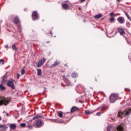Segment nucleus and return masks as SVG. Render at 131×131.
I'll use <instances>...</instances> for the list:
<instances>
[{"instance_id":"1a4fd4ad","label":"nucleus","mask_w":131,"mask_h":131,"mask_svg":"<svg viewBox=\"0 0 131 131\" xmlns=\"http://www.w3.org/2000/svg\"><path fill=\"white\" fill-rule=\"evenodd\" d=\"M118 31L120 33V35H122V36H123L124 34H125V32L123 29L119 28L118 29Z\"/></svg>"},{"instance_id":"ddd939ff","label":"nucleus","mask_w":131,"mask_h":131,"mask_svg":"<svg viewBox=\"0 0 131 131\" xmlns=\"http://www.w3.org/2000/svg\"><path fill=\"white\" fill-rule=\"evenodd\" d=\"M116 129L118 131H122L123 130V127H122V125L120 124L117 127Z\"/></svg>"},{"instance_id":"2f4dec72","label":"nucleus","mask_w":131,"mask_h":131,"mask_svg":"<svg viewBox=\"0 0 131 131\" xmlns=\"http://www.w3.org/2000/svg\"><path fill=\"white\" fill-rule=\"evenodd\" d=\"M13 50H16V46H15V45H12V47Z\"/></svg>"},{"instance_id":"f03ea898","label":"nucleus","mask_w":131,"mask_h":131,"mask_svg":"<svg viewBox=\"0 0 131 131\" xmlns=\"http://www.w3.org/2000/svg\"><path fill=\"white\" fill-rule=\"evenodd\" d=\"M9 103H10V98H5L0 97V106H2V105L7 106Z\"/></svg>"},{"instance_id":"412c9836","label":"nucleus","mask_w":131,"mask_h":131,"mask_svg":"<svg viewBox=\"0 0 131 131\" xmlns=\"http://www.w3.org/2000/svg\"><path fill=\"white\" fill-rule=\"evenodd\" d=\"M41 117H42V116H37L34 117L32 118V120H35L36 119H38V118H41Z\"/></svg>"},{"instance_id":"bb28decb","label":"nucleus","mask_w":131,"mask_h":131,"mask_svg":"<svg viewBox=\"0 0 131 131\" xmlns=\"http://www.w3.org/2000/svg\"><path fill=\"white\" fill-rule=\"evenodd\" d=\"M85 114H86V115H89V114H91V112H90V111L89 110H86L85 111Z\"/></svg>"},{"instance_id":"6e6552de","label":"nucleus","mask_w":131,"mask_h":131,"mask_svg":"<svg viewBox=\"0 0 131 131\" xmlns=\"http://www.w3.org/2000/svg\"><path fill=\"white\" fill-rule=\"evenodd\" d=\"M46 58H43L42 59H41L40 60H39L37 64V67L39 68L41 67V66H42V64H43V63H45V62H46Z\"/></svg>"},{"instance_id":"c756f323","label":"nucleus","mask_w":131,"mask_h":131,"mask_svg":"<svg viewBox=\"0 0 131 131\" xmlns=\"http://www.w3.org/2000/svg\"><path fill=\"white\" fill-rule=\"evenodd\" d=\"M20 126H21L22 127H25V126H26V124L21 123V124H20Z\"/></svg>"},{"instance_id":"f704fd0d","label":"nucleus","mask_w":131,"mask_h":131,"mask_svg":"<svg viewBox=\"0 0 131 131\" xmlns=\"http://www.w3.org/2000/svg\"><path fill=\"white\" fill-rule=\"evenodd\" d=\"M96 115H97V116H100L101 115V112H98L96 114Z\"/></svg>"},{"instance_id":"b1692460","label":"nucleus","mask_w":131,"mask_h":131,"mask_svg":"<svg viewBox=\"0 0 131 131\" xmlns=\"http://www.w3.org/2000/svg\"><path fill=\"white\" fill-rule=\"evenodd\" d=\"M37 74H38L39 76L41 75V70H40V69H37Z\"/></svg>"},{"instance_id":"e433bc0d","label":"nucleus","mask_w":131,"mask_h":131,"mask_svg":"<svg viewBox=\"0 0 131 131\" xmlns=\"http://www.w3.org/2000/svg\"><path fill=\"white\" fill-rule=\"evenodd\" d=\"M19 77H20V74H17V79H18Z\"/></svg>"},{"instance_id":"5701e85b","label":"nucleus","mask_w":131,"mask_h":131,"mask_svg":"<svg viewBox=\"0 0 131 131\" xmlns=\"http://www.w3.org/2000/svg\"><path fill=\"white\" fill-rule=\"evenodd\" d=\"M125 15L127 17V19H129V21H131V18H130V17H129V15H128V14H127V13L125 12Z\"/></svg>"},{"instance_id":"4c0bfd02","label":"nucleus","mask_w":131,"mask_h":131,"mask_svg":"<svg viewBox=\"0 0 131 131\" xmlns=\"http://www.w3.org/2000/svg\"><path fill=\"white\" fill-rule=\"evenodd\" d=\"M85 0H81V3H83V2H85Z\"/></svg>"},{"instance_id":"aec40b11","label":"nucleus","mask_w":131,"mask_h":131,"mask_svg":"<svg viewBox=\"0 0 131 131\" xmlns=\"http://www.w3.org/2000/svg\"><path fill=\"white\" fill-rule=\"evenodd\" d=\"M19 18H18V17H15L14 20V23L15 24H18V23H19Z\"/></svg>"},{"instance_id":"2eb2a0df","label":"nucleus","mask_w":131,"mask_h":131,"mask_svg":"<svg viewBox=\"0 0 131 131\" xmlns=\"http://www.w3.org/2000/svg\"><path fill=\"white\" fill-rule=\"evenodd\" d=\"M114 130H115V129H114V127L111 126H108L107 128V131H114Z\"/></svg>"},{"instance_id":"c03bdc74","label":"nucleus","mask_w":131,"mask_h":131,"mask_svg":"<svg viewBox=\"0 0 131 131\" xmlns=\"http://www.w3.org/2000/svg\"><path fill=\"white\" fill-rule=\"evenodd\" d=\"M64 66H66V64H64Z\"/></svg>"},{"instance_id":"4468645a","label":"nucleus","mask_w":131,"mask_h":131,"mask_svg":"<svg viewBox=\"0 0 131 131\" xmlns=\"http://www.w3.org/2000/svg\"><path fill=\"white\" fill-rule=\"evenodd\" d=\"M62 7L64 10H68V9H69V5L67 4H63L62 5Z\"/></svg>"},{"instance_id":"4be33fe9","label":"nucleus","mask_w":131,"mask_h":131,"mask_svg":"<svg viewBox=\"0 0 131 131\" xmlns=\"http://www.w3.org/2000/svg\"><path fill=\"white\" fill-rule=\"evenodd\" d=\"M125 15L127 17V19H129V21H131V18H130V17H129V15H128V14H127V13L125 12Z\"/></svg>"},{"instance_id":"473e14b6","label":"nucleus","mask_w":131,"mask_h":131,"mask_svg":"<svg viewBox=\"0 0 131 131\" xmlns=\"http://www.w3.org/2000/svg\"><path fill=\"white\" fill-rule=\"evenodd\" d=\"M110 16H111V17H113V16H114V12H111V13H110Z\"/></svg>"},{"instance_id":"ea45409f","label":"nucleus","mask_w":131,"mask_h":131,"mask_svg":"<svg viewBox=\"0 0 131 131\" xmlns=\"http://www.w3.org/2000/svg\"><path fill=\"white\" fill-rule=\"evenodd\" d=\"M5 48H8V45L5 46Z\"/></svg>"},{"instance_id":"79ce46f5","label":"nucleus","mask_w":131,"mask_h":131,"mask_svg":"<svg viewBox=\"0 0 131 131\" xmlns=\"http://www.w3.org/2000/svg\"><path fill=\"white\" fill-rule=\"evenodd\" d=\"M0 120H2V117H0Z\"/></svg>"},{"instance_id":"20e7f679","label":"nucleus","mask_w":131,"mask_h":131,"mask_svg":"<svg viewBox=\"0 0 131 131\" xmlns=\"http://www.w3.org/2000/svg\"><path fill=\"white\" fill-rule=\"evenodd\" d=\"M6 83L8 86L12 88V90H15V85H14V80H8L7 81Z\"/></svg>"},{"instance_id":"72a5a7b5","label":"nucleus","mask_w":131,"mask_h":131,"mask_svg":"<svg viewBox=\"0 0 131 131\" xmlns=\"http://www.w3.org/2000/svg\"><path fill=\"white\" fill-rule=\"evenodd\" d=\"M0 63H2V64H4V61L3 59L0 60Z\"/></svg>"},{"instance_id":"58836bf2","label":"nucleus","mask_w":131,"mask_h":131,"mask_svg":"<svg viewBox=\"0 0 131 131\" xmlns=\"http://www.w3.org/2000/svg\"><path fill=\"white\" fill-rule=\"evenodd\" d=\"M120 1H121V0H117V1L118 2V3H120Z\"/></svg>"},{"instance_id":"f257e3e1","label":"nucleus","mask_w":131,"mask_h":131,"mask_svg":"<svg viewBox=\"0 0 131 131\" xmlns=\"http://www.w3.org/2000/svg\"><path fill=\"white\" fill-rule=\"evenodd\" d=\"M131 113V109L126 110L124 112H119L118 114V116L122 118L123 116H127V115H130Z\"/></svg>"},{"instance_id":"6ab92c4d","label":"nucleus","mask_w":131,"mask_h":131,"mask_svg":"<svg viewBox=\"0 0 131 131\" xmlns=\"http://www.w3.org/2000/svg\"><path fill=\"white\" fill-rule=\"evenodd\" d=\"M5 90H6V87H5L3 84H0V91H5Z\"/></svg>"},{"instance_id":"0eeeda50","label":"nucleus","mask_w":131,"mask_h":131,"mask_svg":"<svg viewBox=\"0 0 131 131\" xmlns=\"http://www.w3.org/2000/svg\"><path fill=\"white\" fill-rule=\"evenodd\" d=\"M117 21H119V23L120 24H123L124 22H125V20L124 19V18L122 16H120L117 18Z\"/></svg>"},{"instance_id":"9b49d317","label":"nucleus","mask_w":131,"mask_h":131,"mask_svg":"<svg viewBox=\"0 0 131 131\" xmlns=\"http://www.w3.org/2000/svg\"><path fill=\"white\" fill-rule=\"evenodd\" d=\"M31 123H32V120H30L28 122L27 127H28V128H32V127H33V125H31Z\"/></svg>"},{"instance_id":"f8f14e48","label":"nucleus","mask_w":131,"mask_h":131,"mask_svg":"<svg viewBox=\"0 0 131 131\" xmlns=\"http://www.w3.org/2000/svg\"><path fill=\"white\" fill-rule=\"evenodd\" d=\"M60 64V61L56 60L54 62V63L51 66L52 67H56L57 65Z\"/></svg>"},{"instance_id":"393cba45","label":"nucleus","mask_w":131,"mask_h":131,"mask_svg":"<svg viewBox=\"0 0 131 131\" xmlns=\"http://www.w3.org/2000/svg\"><path fill=\"white\" fill-rule=\"evenodd\" d=\"M114 17H111L110 18V22H111V23H113V22H114Z\"/></svg>"},{"instance_id":"a878e982","label":"nucleus","mask_w":131,"mask_h":131,"mask_svg":"<svg viewBox=\"0 0 131 131\" xmlns=\"http://www.w3.org/2000/svg\"><path fill=\"white\" fill-rule=\"evenodd\" d=\"M72 76H73V77H77L78 76V75H77V74L75 73H73L72 74Z\"/></svg>"},{"instance_id":"c85d7f7f","label":"nucleus","mask_w":131,"mask_h":131,"mask_svg":"<svg viewBox=\"0 0 131 131\" xmlns=\"http://www.w3.org/2000/svg\"><path fill=\"white\" fill-rule=\"evenodd\" d=\"M21 75H24V74H25V70L24 69H23L21 70Z\"/></svg>"},{"instance_id":"a18cd8bd","label":"nucleus","mask_w":131,"mask_h":131,"mask_svg":"<svg viewBox=\"0 0 131 131\" xmlns=\"http://www.w3.org/2000/svg\"><path fill=\"white\" fill-rule=\"evenodd\" d=\"M63 77L64 78V77H65V76H64Z\"/></svg>"},{"instance_id":"37998d69","label":"nucleus","mask_w":131,"mask_h":131,"mask_svg":"<svg viewBox=\"0 0 131 131\" xmlns=\"http://www.w3.org/2000/svg\"><path fill=\"white\" fill-rule=\"evenodd\" d=\"M50 33H51V34H52V33H51V32H50Z\"/></svg>"},{"instance_id":"39448f33","label":"nucleus","mask_w":131,"mask_h":131,"mask_svg":"<svg viewBox=\"0 0 131 131\" xmlns=\"http://www.w3.org/2000/svg\"><path fill=\"white\" fill-rule=\"evenodd\" d=\"M36 127H41L43 126V122L41 119L37 120L35 123Z\"/></svg>"},{"instance_id":"423d86ee","label":"nucleus","mask_w":131,"mask_h":131,"mask_svg":"<svg viewBox=\"0 0 131 131\" xmlns=\"http://www.w3.org/2000/svg\"><path fill=\"white\" fill-rule=\"evenodd\" d=\"M32 17L34 21H35V20H38V14H37V12L33 11Z\"/></svg>"},{"instance_id":"cd10ccee","label":"nucleus","mask_w":131,"mask_h":131,"mask_svg":"<svg viewBox=\"0 0 131 131\" xmlns=\"http://www.w3.org/2000/svg\"><path fill=\"white\" fill-rule=\"evenodd\" d=\"M58 116L59 117H60V118H62V117H63V113L62 112L59 113V114H58Z\"/></svg>"},{"instance_id":"dca6fc26","label":"nucleus","mask_w":131,"mask_h":131,"mask_svg":"<svg viewBox=\"0 0 131 131\" xmlns=\"http://www.w3.org/2000/svg\"><path fill=\"white\" fill-rule=\"evenodd\" d=\"M77 110H78V107L76 106H74L71 108V112H75V111H77Z\"/></svg>"},{"instance_id":"f3484780","label":"nucleus","mask_w":131,"mask_h":131,"mask_svg":"<svg viewBox=\"0 0 131 131\" xmlns=\"http://www.w3.org/2000/svg\"><path fill=\"white\" fill-rule=\"evenodd\" d=\"M94 18L96 20H98L100 19V18H102V14H98L94 16Z\"/></svg>"},{"instance_id":"7c9ffc66","label":"nucleus","mask_w":131,"mask_h":131,"mask_svg":"<svg viewBox=\"0 0 131 131\" xmlns=\"http://www.w3.org/2000/svg\"><path fill=\"white\" fill-rule=\"evenodd\" d=\"M105 109H106V106L105 105H103L102 108H101L102 111H103V110H105Z\"/></svg>"},{"instance_id":"a211bd4d","label":"nucleus","mask_w":131,"mask_h":131,"mask_svg":"<svg viewBox=\"0 0 131 131\" xmlns=\"http://www.w3.org/2000/svg\"><path fill=\"white\" fill-rule=\"evenodd\" d=\"M16 124H11L10 125V128L11 129H15L16 128Z\"/></svg>"},{"instance_id":"7ed1b4c3","label":"nucleus","mask_w":131,"mask_h":131,"mask_svg":"<svg viewBox=\"0 0 131 131\" xmlns=\"http://www.w3.org/2000/svg\"><path fill=\"white\" fill-rule=\"evenodd\" d=\"M117 97H118L117 95L115 94H112L110 96V101L111 103H114V102L117 100Z\"/></svg>"},{"instance_id":"c9c22d12","label":"nucleus","mask_w":131,"mask_h":131,"mask_svg":"<svg viewBox=\"0 0 131 131\" xmlns=\"http://www.w3.org/2000/svg\"><path fill=\"white\" fill-rule=\"evenodd\" d=\"M5 78H6V77L4 76V78H3V80H2L3 82H4V81H6Z\"/></svg>"},{"instance_id":"9d476101","label":"nucleus","mask_w":131,"mask_h":131,"mask_svg":"<svg viewBox=\"0 0 131 131\" xmlns=\"http://www.w3.org/2000/svg\"><path fill=\"white\" fill-rule=\"evenodd\" d=\"M0 128L2 130H7V129L8 128V126L5 124H0Z\"/></svg>"},{"instance_id":"a19ab883","label":"nucleus","mask_w":131,"mask_h":131,"mask_svg":"<svg viewBox=\"0 0 131 131\" xmlns=\"http://www.w3.org/2000/svg\"><path fill=\"white\" fill-rule=\"evenodd\" d=\"M7 116H9V114H7Z\"/></svg>"}]
</instances>
